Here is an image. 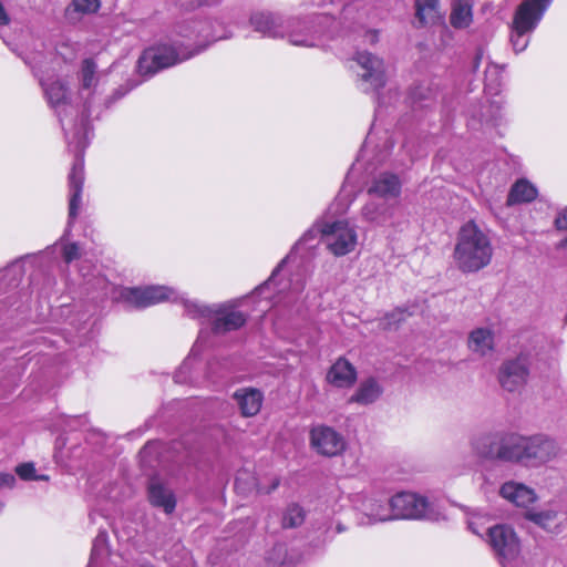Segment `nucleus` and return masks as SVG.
Returning a JSON list of instances; mask_svg holds the SVG:
<instances>
[{"label":"nucleus","instance_id":"23","mask_svg":"<svg viewBox=\"0 0 567 567\" xmlns=\"http://www.w3.org/2000/svg\"><path fill=\"white\" fill-rule=\"evenodd\" d=\"M357 379L354 367L346 359L340 358L330 368L327 380L337 388L351 386Z\"/></svg>","mask_w":567,"mask_h":567},{"label":"nucleus","instance_id":"51","mask_svg":"<svg viewBox=\"0 0 567 567\" xmlns=\"http://www.w3.org/2000/svg\"><path fill=\"white\" fill-rule=\"evenodd\" d=\"M351 9H352L351 6H346L343 8V16L347 17L351 12Z\"/></svg>","mask_w":567,"mask_h":567},{"label":"nucleus","instance_id":"37","mask_svg":"<svg viewBox=\"0 0 567 567\" xmlns=\"http://www.w3.org/2000/svg\"><path fill=\"white\" fill-rule=\"evenodd\" d=\"M502 83V69L499 65L491 63L485 70V87L488 91H496Z\"/></svg>","mask_w":567,"mask_h":567},{"label":"nucleus","instance_id":"14","mask_svg":"<svg viewBox=\"0 0 567 567\" xmlns=\"http://www.w3.org/2000/svg\"><path fill=\"white\" fill-rule=\"evenodd\" d=\"M121 298L135 308H146L164 300L181 301L185 299L168 287L147 286L143 288H124Z\"/></svg>","mask_w":567,"mask_h":567},{"label":"nucleus","instance_id":"18","mask_svg":"<svg viewBox=\"0 0 567 567\" xmlns=\"http://www.w3.org/2000/svg\"><path fill=\"white\" fill-rule=\"evenodd\" d=\"M252 29L262 37L284 39L288 18L271 11H258L250 16Z\"/></svg>","mask_w":567,"mask_h":567},{"label":"nucleus","instance_id":"15","mask_svg":"<svg viewBox=\"0 0 567 567\" xmlns=\"http://www.w3.org/2000/svg\"><path fill=\"white\" fill-rule=\"evenodd\" d=\"M487 543L502 563L515 559L520 551L519 539L514 529L507 525L488 527Z\"/></svg>","mask_w":567,"mask_h":567},{"label":"nucleus","instance_id":"25","mask_svg":"<svg viewBox=\"0 0 567 567\" xmlns=\"http://www.w3.org/2000/svg\"><path fill=\"white\" fill-rule=\"evenodd\" d=\"M525 518L549 533H558L560 525L558 523V511L551 506L542 509H528Z\"/></svg>","mask_w":567,"mask_h":567},{"label":"nucleus","instance_id":"45","mask_svg":"<svg viewBox=\"0 0 567 567\" xmlns=\"http://www.w3.org/2000/svg\"><path fill=\"white\" fill-rule=\"evenodd\" d=\"M555 226L559 230H567V207L564 208L556 217Z\"/></svg>","mask_w":567,"mask_h":567},{"label":"nucleus","instance_id":"46","mask_svg":"<svg viewBox=\"0 0 567 567\" xmlns=\"http://www.w3.org/2000/svg\"><path fill=\"white\" fill-rule=\"evenodd\" d=\"M289 258V256L285 259L281 260V262L275 268V270L272 271L271 274V277L262 285L258 288V290H264L265 288H268L270 287L271 285H275V278L277 276V274L280 271L281 267L284 266V264L287 261V259Z\"/></svg>","mask_w":567,"mask_h":567},{"label":"nucleus","instance_id":"8","mask_svg":"<svg viewBox=\"0 0 567 567\" xmlns=\"http://www.w3.org/2000/svg\"><path fill=\"white\" fill-rule=\"evenodd\" d=\"M194 56L183 42L174 40L173 44H158L146 49L137 61L140 74L152 76L156 72L171 68Z\"/></svg>","mask_w":567,"mask_h":567},{"label":"nucleus","instance_id":"1","mask_svg":"<svg viewBox=\"0 0 567 567\" xmlns=\"http://www.w3.org/2000/svg\"><path fill=\"white\" fill-rule=\"evenodd\" d=\"M24 61L32 69L35 76L39 78L43 87L48 103L55 111L68 142V147L74 153V162L69 174V224L78 217L82 203V190L84 184V151L90 143V123L89 110L84 109L79 123L74 124L70 130L64 125V117L74 112L73 105L69 101L68 87L61 81L55 80L49 82L43 74L47 72V56L42 52H35Z\"/></svg>","mask_w":567,"mask_h":567},{"label":"nucleus","instance_id":"36","mask_svg":"<svg viewBox=\"0 0 567 567\" xmlns=\"http://www.w3.org/2000/svg\"><path fill=\"white\" fill-rule=\"evenodd\" d=\"M107 539H109V537H107L106 532H104V530L99 532V534L96 535V537L93 540L89 567L93 566V564L95 563L97 557L106 554Z\"/></svg>","mask_w":567,"mask_h":567},{"label":"nucleus","instance_id":"2","mask_svg":"<svg viewBox=\"0 0 567 567\" xmlns=\"http://www.w3.org/2000/svg\"><path fill=\"white\" fill-rule=\"evenodd\" d=\"M453 257L462 272L480 271L489 265L493 257L489 237L474 221L466 223L460 229Z\"/></svg>","mask_w":567,"mask_h":567},{"label":"nucleus","instance_id":"21","mask_svg":"<svg viewBox=\"0 0 567 567\" xmlns=\"http://www.w3.org/2000/svg\"><path fill=\"white\" fill-rule=\"evenodd\" d=\"M395 204L390 203V200L371 197L362 208V216L370 223L384 225L392 219Z\"/></svg>","mask_w":567,"mask_h":567},{"label":"nucleus","instance_id":"11","mask_svg":"<svg viewBox=\"0 0 567 567\" xmlns=\"http://www.w3.org/2000/svg\"><path fill=\"white\" fill-rule=\"evenodd\" d=\"M351 69L358 75V86L365 93L379 92L385 85V66L383 60L369 53L357 52Z\"/></svg>","mask_w":567,"mask_h":567},{"label":"nucleus","instance_id":"40","mask_svg":"<svg viewBox=\"0 0 567 567\" xmlns=\"http://www.w3.org/2000/svg\"><path fill=\"white\" fill-rule=\"evenodd\" d=\"M87 285H90L93 289H97V290H101V295L103 297H106L111 290L113 289L111 284L109 282V280L102 276V275H97V276H94L92 279H87Z\"/></svg>","mask_w":567,"mask_h":567},{"label":"nucleus","instance_id":"5","mask_svg":"<svg viewBox=\"0 0 567 567\" xmlns=\"http://www.w3.org/2000/svg\"><path fill=\"white\" fill-rule=\"evenodd\" d=\"M334 23V19L326 13L290 17L286 24L284 39L296 47H319L324 37L333 34L332 25Z\"/></svg>","mask_w":567,"mask_h":567},{"label":"nucleus","instance_id":"7","mask_svg":"<svg viewBox=\"0 0 567 567\" xmlns=\"http://www.w3.org/2000/svg\"><path fill=\"white\" fill-rule=\"evenodd\" d=\"M553 0H523L516 8L511 25V43L516 53L529 44L530 34L542 21Z\"/></svg>","mask_w":567,"mask_h":567},{"label":"nucleus","instance_id":"54","mask_svg":"<svg viewBox=\"0 0 567 567\" xmlns=\"http://www.w3.org/2000/svg\"><path fill=\"white\" fill-rule=\"evenodd\" d=\"M482 59V54H478L475 59V68H477L480 60Z\"/></svg>","mask_w":567,"mask_h":567},{"label":"nucleus","instance_id":"31","mask_svg":"<svg viewBox=\"0 0 567 567\" xmlns=\"http://www.w3.org/2000/svg\"><path fill=\"white\" fill-rule=\"evenodd\" d=\"M198 342L195 343L190 350L189 355L181 364L178 370L175 372L174 380L176 383H193L195 379L192 374L194 358L198 355Z\"/></svg>","mask_w":567,"mask_h":567},{"label":"nucleus","instance_id":"33","mask_svg":"<svg viewBox=\"0 0 567 567\" xmlns=\"http://www.w3.org/2000/svg\"><path fill=\"white\" fill-rule=\"evenodd\" d=\"M100 7V0H72L71 4L65 10V16L68 19H74V13H95Z\"/></svg>","mask_w":567,"mask_h":567},{"label":"nucleus","instance_id":"49","mask_svg":"<svg viewBox=\"0 0 567 567\" xmlns=\"http://www.w3.org/2000/svg\"><path fill=\"white\" fill-rule=\"evenodd\" d=\"M132 89H133V86L125 89V90H122V89L116 90L114 93V99L118 100V99L123 97Z\"/></svg>","mask_w":567,"mask_h":567},{"label":"nucleus","instance_id":"19","mask_svg":"<svg viewBox=\"0 0 567 567\" xmlns=\"http://www.w3.org/2000/svg\"><path fill=\"white\" fill-rule=\"evenodd\" d=\"M401 187L402 184L398 175L384 172L371 179L367 192L370 197L392 200L400 196Z\"/></svg>","mask_w":567,"mask_h":567},{"label":"nucleus","instance_id":"32","mask_svg":"<svg viewBox=\"0 0 567 567\" xmlns=\"http://www.w3.org/2000/svg\"><path fill=\"white\" fill-rule=\"evenodd\" d=\"M97 64L91 58L84 59L82 61L81 71H80V81L81 86L84 90H91L96 85L97 78Z\"/></svg>","mask_w":567,"mask_h":567},{"label":"nucleus","instance_id":"28","mask_svg":"<svg viewBox=\"0 0 567 567\" xmlns=\"http://www.w3.org/2000/svg\"><path fill=\"white\" fill-rule=\"evenodd\" d=\"M472 21V4L468 0H455L452 4L450 23L456 29H464L467 28Z\"/></svg>","mask_w":567,"mask_h":567},{"label":"nucleus","instance_id":"13","mask_svg":"<svg viewBox=\"0 0 567 567\" xmlns=\"http://www.w3.org/2000/svg\"><path fill=\"white\" fill-rule=\"evenodd\" d=\"M558 454L555 440L545 434L524 435L523 466L539 467Z\"/></svg>","mask_w":567,"mask_h":567},{"label":"nucleus","instance_id":"44","mask_svg":"<svg viewBox=\"0 0 567 567\" xmlns=\"http://www.w3.org/2000/svg\"><path fill=\"white\" fill-rule=\"evenodd\" d=\"M16 483V477L12 474L9 473H0V488L2 487H13ZM3 504L0 503V511L2 509Z\"/></svg>","mask_w":567,"mask_h":567},{"label":"nucleus","instance_id":"9","mask_svg":"<svg viewBox=\"0 0 567 567\" xmlns=\"http://www.w3.org/2000/svg\"><path fill=\"white\" fill-rule=\"evenodd\" d=\"M218 29H221V23L217 20L200 18L177 23L174 33L193 43L194 48L188 50L195 55L204 51L210 43L227 38Z\"/></svg>","mask_w":567,"mask_h":567},{"label":"nucleus","instance_id":"42","mask_svg":"<svg viewBox=\"0 0 567 567\" xmlns=\"http://www.w3.org/2000/svg\"><path fill=\"white\" fill-rule=\"evenodd\" d=\"M65 262L70 264L80 257V247L76 243H71L64 246L62 252Z\"/></svg>","mask_w":567,"mask_h":567},{"label":"nucleus","instance_id":"3","mask_svg":"<svg viewBox=\"0 0 567 567\" xmlns=\"http://www.w3.org/2000/svg\"><path fill=\"white\" fill-rule=\"evenodd\" d=\"M473 453L480 458L523 466L524 435L514 432L484 433L471 440Z\"/></svg>","mask_w":567,"mask_h":567},{"label":"nucleus","instance_id":"12","mask_svg":"<svg viewBox=\"0 0 567 567\" xmlns=\"http://www.w3.org/2000/svg\"><path fill=\"white\" fill-rule=\"evenodd\" d=\"M393 519H433V504L422 495L401 492L391 497Z\"/></svg>","mask_w":567,"mask_h":567},{"label":"nucleus","instance_id":"43","mask_svg":"<svg viewBox=\"0 0 567 567\" xmlns=\"http://www.w3.org/2000/svg\"><path fill=\"white\" fill-rule=\"evenodd\" d=\"M278 485H279V480L276 477L271 480V484L269 487H265L264 485L257 484L256 480L252 478V486L257 489V493H259V494H269L272 491H275L278 487Z\"/></svg>","mask_w":567,"mask_h":567},{"label":"nucleus","instance_id":"27","mask_svg":"<svg viewBox=\"0 0 567 567\" xmlns=\"http://www.w3.org/2000/svg\"><path fill=\"white\" fill-rule=\"evenodd\" d=\"M536 187L526 179L517 181L511 188L507 196V205L529 203L537 197Z\"/></svg>","mask_w":567,"mask_h":567},{"label":"nucleus","instance_id":"10","mask_svg":"<svg viewBox=\"0 0 567 567\" xmlns=\"http://www.w3.org/2000/svg\"><path fill=\"white\" fill-rule=\"evenodd\" d=\"M350 501L370 523L393 520L391 498L378 483L372 484L369 489L352 494Z\"/></svg>","mask_w":567,"mask_h":567},{"label":"nucleus","instance_id":"22","mask_svg":"<svg viewBox=\"0 0 567 567\" xmlns=\"http://www.w3.org/2000/svg\"><path fill=\"white\" fill-rule=\"evenodd\" d=\"M499 494L516 506L520 507H527L537 499L534 489L522 483L513 481L504 483L501 487Z\"/></svg>","mask_w":567,"mask_h":567},{"label":"nucleus","instance_id":"16","mask_svg":"<svg viewBox=\"0 0 567 567\" xmlns=\"http://www.w3.org/2000/svg\"><path fill=\"white\" fill-rule=\"evenodd\" d=\"M312 447L324 456H336L346 449L344 437L334 429L326 425L315 426L310 432Z\"/></svg>","mask_w":567,"mask_h":567},{"label":"nucleus","instance_id":"56","mask_svg":"<svg viewBox=\"0 0 567 567\" xmlns=\"http://www.w3.org/2000/svg\"><path fill=\"white\" fill-rule=\"evenodd\" d=\"M565 323L567 324V315L565 316Z\"/></svg>","mask_w":567,"mask_h":567},{"label":"nucleus","instance_id":"4","mask_svg":"<svg viewBox=\"0 0 567 567\" xmlns=\"http://www.w3.org/2000/svg\"><path fill=\"white\" fill-rule=\"evenodd\" d=\"M182 300L184 315L202 323L208 322L215 334L238 330L247 321V316L230 303L205 305L198 300Z\"/></svg>","mask_w":567,"mask_h":567},{"label":"nucleus","instance_id":"6","mask_svg":"<svg viewBox=\"0 0 567 567\" xmlns=\"http://www.w3.org/2000/svg\"><path fill=\"white\" fill-rule=\"evenodd\" d=\"M319 235L330 252L337 257L348 255L354 250L357 246L358 236L355 229L351 227L349 223L338 220L331 224H316L303 234L295 245L292 251L310 244V241L315 240Z\"/></svg>","mask_w":567,"mask_h":567},{"label":"nucleus","instance_id":"20","mask_svg":"<svg viewBox=\"0 0 567 567\" xmlns=\"http://www.w3.org/2000/svg\"><path fill=\"white\" fill-rule=\"evenodd\" d=\"M233 399L236 401L241 415L250 417L260 411L264 394L255 388H241L234 392Z\"/></svg>","mask_w":567,"mask_h":567},{"label":"nucleus","instance_id":"29","mask_svg":"<svg viewBox=\"0 0 567 567\" xmlns=\"http://www.w3.org/2000/svg\"><path fill=\"white\" fill-rule=\"evenodd\" d=\"M381 394V388L379 383L369 379L360 384L357 392L350 398V402H357L359 404H370L374 402Z\"/></svg>","mask_w":567,"mask_h":567},{"label":"nucleus","instance_id":"35","mask_svg":"<svg viewBox=\"0 0 567 567\" xmlns=\"http://www.w3.org/2000/svg\"><path fill=\"white\" fill-rule=\"evenodd\" d=\"M411 313L404 308H396L388 313L380 320V326L383 329H393L401 321H404Z\"/></svg>","mask_w":567,"mask_h":567},{"label":"nucleus","instance_id":"55","mask_svg":"<svg viewBox=\"0 0 567 567\" xmlns=\"http://www.w3.org/2000/svg\"><path fill=\"white\" fill-rule=\"evenodd\" d=\"M80 271H81V274H82V276H83L84 278H86V277H87V274H86V272H84V266H83V265H82V267H81Z\"/></svg>","mask_w":567,"mask_h":567},{"label":"nucleus","instance_id":"41","mask_svg":"<svg viewBox=\"0 0 567 567\" xmlns=\"http://www.w3.org/2000/svg\"><path fill=\"white\" fill-rule=\"evenodd\" d=\"M219 0H177V3L181 8L185 10H195L204 6H209L214 2H218Z\"/></svg>","mask_w":567,"mask_h":567},{"label":"nucleus","instance_id":"50","mask_svg":"<svg viewBox=\"0 0 567 567\" xmlns=\"http://www.w3.org/2000/svg\"><path fill=\"white\" fill-rule=\"evenodd\" d=\"M412 97H413L414 100H416V99H417V100H422V99H424V96H422L421 94H419V93L416 92V90H413V92H412Z\"/></svg>","mask_w":567,"mask_h":567},{"label":"nucleus","instance_id":"47","mask_svg":"<svg viewBox=\"0 0 567 567\" xmlns=\"http://www.w3.org/2000/svg\"><path fill=\"white\" fill-rule=\"evenodd\" d=\"M365 41H369L370 43H375L378 41V33L374 30L365 31L364 33Z\"/></svg>","mask_w":567,"mask_h":567},{"label":"nucleus","instance_id":"38","mask_svg":"<svg viewBox=\"0 0 567 567\" xmlns=\"http://www.w3.org/2000/svg\"><path fill=\"white\" fill-rule=\"evenodd\" d=\"M16 473L23 481H42L48 480L47 475H37L33 463H23L17 466Z\"/></svg>","mask_w":567,"mask_h":567},{"label":"nucleus","instance_id":"53","mask_svg":"<svg viewBox=\"0 0 567 567\" xmlns=\"http://www.w3.org/2000/svg\"><path fill=\"white\" fill-rule=\"evenodd\" d=\"M344 529L346 528L341 524L337 525V533H342Z\"/></svg>","mask_w":567,"mask_h":567},{"label":"nucleus","instance_id":"30","mask_svg":"<svg viewBox=\"0 0 567 567\" xmlns=\"http://www.w3.org/2000/svg\"><path fill=\"white\" fill-rule=\"evenodd\" d=\"M439 0H415V18L419 27H424L437 18Z\"/></svg>","mask_w":567,"mask_h":567},{"label":"nucleus","instance_id":"52","mask_svg":"<svg viewBox=\"0 0 567 567\" xmlns=\"http://www.w3.org/2000/svg\"><path fill=\"white\" fill-rule=\"evenodd\" d=\"M240 484H241V477H237L236 482H235L236 488H240Z\"/></svg>","mask_w":567,"mask_h":567},{"label":"nucleus","instance_id":"34","mask_svg":"<svg viewBox=\"0 0 567 567\" xmlns=\"http://www.w3.org/2000/svg\"><path fill=\"white\" fill-rule=\"evenodd\" d=\"M305 520V511L297 504H291L287 507L284 517L282 526L285 528H293L300 526Z\"/></svg>","mask_w":567,"mask_h":567},{"label":"nucleus","instance_id":"48","mask_svg":"<svg viewBox=\"0 0 567 567\" xmlns=\"http://www.w3.org/2000/svg\"><path fill=\"white\" fill-rule=\"evenodd\" d=\"M468 528L476 535H480L481 536V532L480 529L477 528V523L475 520V518H472L470 519L468 522Z\"/></svg>","mask_w":567,"mask_h":567},{"label":"nucleus","instance_id":"24","mask_svg":"<svg viewBox=\"0 0 567 567\" xmlns=\"http://www.w3.org/2000/svg\"><path fill=\"white\" fill-rule=\"evenodd\" d=\"M148 498L153 506L162 507L167 514L173 513L176 507V499L172 491L155 478L150 482Z\"/></svg>","mask_w":567,"mask_h":567},{"label":"nucleus","instance_id":"39","mask_svg":"<svg viewBox=\"0 0 567 567\" xmlns=\"http://www.w3.org/2000/svg\"><path fill=\"white\" fill-rule=\"evenodd\" d=\"M78 49L74 44L62 42L56 47V55L64 62H71L76 58Z\"/></svg>","mask_w":567,"mask_h":567},{"label":"nucleus","instance_id":"17","mask_svg":"<svg viewBox=\"0 0 567 567\" xmlns=\"http://www.w3.org/2000/svg\"><path fill=\"white\" fill-rule=\"evenodd\" d=\"M528 374L527 359L520 355L502 364L498 372V381L503 389L514 392L525 385Z\"/></svg>","mask_w":567,"mask_h":567},{"label":"nucleus","instance_id":"26","mask_svg":"<svg viewBox=\"0 0 567 567\" xmlns=\"http://www.w3.org/2000/svg\"><path fill=\"white\" fill-rule=\"evenodd\" d=\"M468 348L472 352L484 357L494 350V333L487 328H477L470 333Z\"/></svg>","mask_w":567,"mask_h":567}]
</instances>
